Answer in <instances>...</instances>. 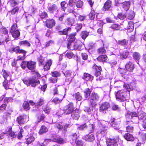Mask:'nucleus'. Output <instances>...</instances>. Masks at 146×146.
Listing matches in <instances>:
<instances>
[{"label": "nucleus", "instance_id": "f257e3e1", "mask_svg": "<svg viewBox=\"0 0 146 146\" xmlns=\"http://www.w3.org/2000/svg\"><path fill=\"white\" fill-rule=\"evenodd\" d=\"M9 50L10 52L13 51L15 52L16 53L22 54L21 55H20L17 57V60H23L25 58L26 52L23 50H20L19 46L10 48L9 49Z\"/></svg>", "mask_w": 146, "mask_h": 146}, {"label": "nucleus", "instance_id": "393cba45", "mask_svg": "<svg viewBox=\"0 0 146 146\" xmlns=\"http://www.w3.org/2000/svg\"><path fill=\"white\" fill-rule=\"evenodd\" d=\"M52 61L51 60H48L46 64L44 66V68L45 71L48 70L50 69V66L52 64Z\"/></svg>", "mask_w": 146, "mask_h": 146}, {"label": "nucleus", "instance_id": "c756f323", "mask_svg": "<svg viewBox=\"0 0 146 146\" xmlns=\"http://www.w3.org/2000/svg\"><path fill=\"white\" fill-rule=\"evenodd\" d=\"M108 57L106 55L99 56L97 59L98 61L100 62H105L107 59Z\"/></svg>", "mask_w": 146, "mask_h": 146}, {"label": "nucleus", "instance_id": "b1692460", "mask_svg": "<svg viewBox=\"0 0 146 146\" xmlns=\"http://www.w3.org/2000/svg\"><path fill=\"white\" fill-rule=\"evenodd\" d=\"M124 137L128 141H133L134 139V138L133 135L129 133L125 134L124 135Z\"/></svg>", "mask_w": 146, "mask_h": 146}, {"label": "nucleus", "instance_id": "412c9836", "mask_svg": "<svg viewBox=\"0 0 146 146\" xmlns=\"http://www.w3.org/2000/svg\"><path fill=\"white\" fill-rule=\"evenodd\" d=\"M55 22L54 20L53 19H50L47 20L46 21V27L49 28H51L54 26Z\"/></svg>", "mask_w": 146, "mask_h": 146}, {"label": "nucleus", "instance_id": "5701e85b", "mask_svg": "<svg viewBox=\"0 0 146 146\" xmlns=\"http://www.w3.org/2000/svg\"><path fill=\"white\" fill-rule=\"evenodd\" d=\"M82 78L87 81H91L93 80V77L89 74L84 73Z\"/></svg>", "mask_w": 146, "mask_h": 146}, {"label": "nucleus", "instance_id": "cd10ccee", "mask_svg": "<svg viewBox=\"0 0 146 146\" xmlns=\"http://www.w3.org/2000/svg\"><path fill=\"white\" fill-rule=\"evenodd\" d=\"M129 54V52L127 51H124L122 53L120 54V58L121 59H124L127 58Z\"/></svg>", "mask_w": 146, "mask_h": 146}, {"label": "nucleus", "instance_id": "423d86ee", "mask_svg": "<svg viewBox=\"0 0 146 146\" xmlns=\"http://www.w3.org/2000/svg\"><path fill=\"white\" fill-rule=\"evenodd\" d=\"M90 99L89 100L91 104H94L99 100L100 96L97 93L92 92L90 95Z\"/></svg>", "mask_w": 146, "mask_h": 146}, {"label": "nucleus", "instance_id": "39448f33", "mask_svg": "<svg viewBox=\"0 0 146 146\" xmlns=\"http://www.w3.org/2000/svg\"><path fill=\"white\" fill-rule=\"evenodd\" d=\"M10 32L14 38H18L20 35V32L17 29V25L16 23L13 24L12 25Z\"/></svg>", "mask_w": 146, "mask_h": 146}, {"label": "nucleus", "instance_id": "ea45409f", "mask_svg": "<svg viewBox=\"0 0 146 146\" xmlns=\"http://www.w3.org/2000/svg\"><path fill=\"white\" fill-rule=\"evenodd\" d=\"M76 35V33H74V34H71L69 36L68 38L69 42H73L75 40V36Z\"/></svg>", "mask_w": 146, "mask_h": 146}, {"label": "nucleus", "instance_id": "72a5a7b5", "mask_svg": "<svg viewBox=\"0 0 146 146\" xmlns=\"http://www.w3.org/2000/svg\"><path fill=\"white\" fill-rule=\"evenodd\" d=\"M110 28L114 30H120V26L116 24H113L110 27Z\"/></svg>", "mask_w": 146, "mask_h": 146}, {"label": "nucleus", "instance_id": "7c9ffc66", "mask_svg": "<svg viewBox=\"0 0 146 146\" xmlns=\"http://www.w3.org/2000/svg\"><path fill=\"white\" fill-rule=\"evenodd\" d=\"M84 96L86 98H87L90 96L91 91L90 89L87 88L85 89L84 91Z\"/></svg>", "mask_w": 146, "mask_h": 146}, {"label": "nucleus", "instance_id": "4468645a", "mask_svg": "<svg viewBox=\"0 0 146 146\" xmlns=\"http://www.w3.org/2000/svg\"><path fill=\"white\" fill-rule=\"evenodd\" d=\"M62 72L68 80H72L73 76V73L71 71H62Z\"/></svg>", "mask_w": 146, "mask_h": 146}, {"label": "nucleus", "instance_id": "c03bdc74", "mask_svg": "<svg viewBox=\"0 0 146 146\" xmlns=\"http://www.w3.org/2000/svg\"><path fill=\"white\" fill-rule=\"evenodd\" d=\"M98 52L99 54H102L105 53L106 50L104 47L100 48L98 49Z\"/></svg>", "mask_w": 146, "mask_h": 146}, {"label": "nucleus", "instance_id": "aec40b11", "mask_svg": "<svg viewBox=\"0 0 146 146\" xmlns=\"http://www.w3.org/2000/svg\"><path fill=\"white\" fill-rule=\"evenodd\" d=\"M84 139L86 141L90 142L93 141L95 139L94 135L92 134H89L86 135Z\"/></svg>", "mask_w": 146, "mask_h": 146}, {"label": "nucleus", "instance_id": "680f3d73", "mask_svg": "<svg viewBox=\"0 0 146 146\" xmlns=\"http://www.w3.org/2000/svg\"><path fill=\"white\" fill-rule=\"evenodd\" d=\"M111 108L112 110L114 111L119 110L120 108L118 105L113 104L111 106Z\"/></svg>", "mask_w": 146, "mask_h": 146}, {"label": "nucleus", "instance_id": "0eeeda50", "mask_svg": "<svg viewBox=\"0 0 146 146\" xmlns=\"http://www.w3.org/2000/svg\"><path fill=\"white\" fill-rule=\"evenodd\" d=\"M65 114L67 115L72 112L74 110L73 104L70 103L65 106L64 108Z\"/></svg>", "mask_w": 146, "mask_h": 146}, {"label": "nucleus", "instance_id": "4c0bfd02", "mask_svg": "<svg viewBox=\"0 0 146 146\" xmlns=\"http://www.w3.org/2000/svg\"><path fill=\"white\" fill-rule=\"evenodd\" d=\"M117 43L118 44L120 45L124 46L127 45L128 43V41L124 39L122 40L118 41Z\"/></svg>", "mask_w": 146, "mask_h": 146}, {"label": "nucleus", "instance_id": "6e6552de", "mask_svg": "<svg viewBox=\"0 0 146 146\" xmlns=\"http://www.w3.org/2000/svg\"><path fill=\"white\" fill-rule=\"evenodd\" d=\"M68 49H69L71 50H73L74 49H77L80 50L81 47L80 45H78L77 44H75L72 42H68L67 46Z\"/></svg>", "mask_w": 146, "mask_h": 146}, {"label": "nucleus", "instance_id": "6e6d98bb", "mask_svg": "<svg viewBox=\"0 0 146 146\" xmlns=\"http://www.w3.org/2000/svg\"><path fill=\"white\" fill-rule=\"evenodd\" d=\"M78 137L77 134L76 132L73 133L70 136V137L73 140H76L77 139Z\"/></svg>", "mask_w": 146, "mask_h": 146}, {"label": "nucleus", "instance_id": "3c124183", "mask_svg": "<svg viewBox=\"0 0 146 146\" xmlns=\"http://www.w3.org/2000/svg\"><path fill=\"white\" fill-rule=\"evenodd\" d=\"M95 13L94 11H92L89 15V18L91 20H93L95 17Z\"/></svg>", "mask_w": 146, "mask_h": 146}, {"label": "nucleus", "instance_id": "f3484780", "mask_svg": "<svg viewBox=\"0 0 146 146\" xmlns=\"http://www.w3.org/2000/svg\"><path fill=\"white\" fill-rule=\"evenodd\" d=\"M27 67L28 68L31 70H34L36 68V62L31 61H29L27 63Z\"/></svg>", "mask_w": 146, "mask_h": 146}, {"label": "nucleus", "instance_id": "2f4dec72", "mask_svg": "<svg viewBox=\"0 0 146 146\" xmlns=\"http://www.w3.org/2000/svg\"><path fill=\"white\" fill-rule=\"evenodd\" d=\"M48 130L47 128L45 126H42L40 129L39 133L40 134H42L46 132Z\"/></svg>", "mask_w": 146, "mask_h": 146}, {"label": "nucleus", "instance_id": "5fc2aeb1", "mask_svg": "<svg viewBox=\"0 0 146 146\" xmlns=\"http://www.w3.org/2000/svg\"><path fill=\"white\" fill-rule=\"evenodd\" d=\"M121 20H123L126 17V15L122 13H119L117 16Z\"/></svg>", "mask_w": 146, "mask_h": 146}, {"label": "nucleus", "instance_id": "37998d69", "mask_svg": "<svg viewBox=\"0 0 146 146\" xmlns=\"http://www.w3.org/2000/svg\"><path fill=\"white\" fill-rule=\"evenodd\" d=\"M54 43V41L52 40H50L49 41L46 42L45 43V45H44V47H48L49 46H52Z\"/></svg>", "mask_w": 146, "mask_h": 146}, {"label": "nucleus", "instance_id": "2eb2a0df", "mask_svg": "<svg viewBox=\"0 0 146 146\" xmlns=\"http://www.w3.org/2000/svg\"><path fill=\"white\" fill-rule=\"evenodd\" d=\"M138 119L143 120H145L146 119V113L139 109H138Z\"/></svg>", "mask_w": 146, "mask_h": 146}, {"label": "nucleus", "instance_id": "79ce46f5", "mask_svg": "<svg viewBox=\"0 0 146 146\" xmlns=\"http://www.w3.org/2000/svg\"><path fill=\"white\" fill-rule=\"evenodd\" d=\"M74 96L76 100L79 101L80 100L82 99V96L79 92L74 94Z\"/></svg>", "mask_w": 146, "mask_h": 146}, {"label": "nucleus", "instance_id": "7ed1b4c3", "mask_svg": "<svg viewBox=\"0 0 146 146\" xmlns=\"http://www.w3.org/2000/svg\"><path fill=\"white\" fill-rule=\"evenodd\" d=\"M23 81L27 86L31 85L32 86L35 87L36 85L39 84V80L36 78H30L29 80L24 79L23 80Z\"/></svg>", "mask_w": 146, "mask_h": 146}, {"label": "nucleus", "instance_id": "338daca9", "mask_svg": "<svg viewBox=\"0 0 146 146\" xmlns=\"http://www.w3.org/2000/svg\"><path fill=\"white\" fill-rule=\"evenodd\" d=\"M7 107V105L5 104H4L0 106V112L6 110Z\"/></svg>", "mask_w": 146, "mask_h": 146}, {"label": "nucleus", "instance_id": "052dcab7", "mask_svg": "<svg viewBox=\"0 0 146 146\" xmlns=\"http://www.w3.org/2000/svg\"><path fill=\"white\" fill-rule=\"evenodd\" d=\"M55 126L60 130H62L63 126L62 123H57L55 124Z\"/></svg>", "mask_w": 146, "mask_h": 146}, {"label": "nucleus", "instance_id": "6ab92c4d", "mask_svg": "<svg viewBox=\"0 0 146 146\" xmlns=\"http://www.w3.org/2000/svg\"><path fill=\"white\" fill-rule=\"evenodd\" d=\"M111 5V1L109 0H107L104 3L102 9L104 11L108 10Z\"/></svg>", "mask_w": 146, "mask_h": 146}, {"label": "nucleus", "instance_id": "a211bd4d", "mask_svg": "<svg viewBox=\"0 0 146 146\" xmlns=\"http://www.w3.org/2000/svg\"><path fill=\"white\" fill-rule=\"evenodd\" d=\"M29 103L32 106H33L35 104V103L33 102L32 101H29V103L26 101L23 104V107L24 109L25 110H29L30 108V107L29 106Z\"/></svg>", "mask_w": 146, "mask_h": 146}, {"label": "nucleus", "instance_id": "49530a36", "mask_svg": "<svg viewBox=\"0 0 146 146\" xmlns=\"http://www.w3.org/2000/svg\"><path fill=\"white\" fill-rule=\"evenodd\" d=\"M7 134H9L10 136L13 138H15L16 137V135L14 132L12 131L11 129L9 130L7 132Z\"/></svg>", "mask_w": 146, "mask_h": 146}, {"label": "nucleus", "instance_id": "ddd939ff", "mask_svg": "<svg viewBox=\"0 0 146 146\" xmlns=\"http://www.w3.org/2000/svg\"><path fill=\"white\" fill-rule=\"evenodd\" d=\"M47 8L50 13H54L58 11V7L55 4L49 5Z\"/></svg>", "mask_w": 146, "mask_h": 146}, {"label": "nucleus", "instance_id": "9b49d317", "mask_svg": "<svg viewBox=\"0 0 146 146\" xmlns=\"http://www.w3.org/2000/svg\"><path fill=\"white\" fill-rule=\"evenodd\" d=\"M28 120V117L26 116H21L18 117L17 119V121L18 123L21 125L27 122Z\"/></svg>", "mask_w": 146, "mask_h": 146}, {"label": "nucleus", "instance_id": "8fccbe9b", "mask_svg": "<svg viewBox=\"0 0 146 146\" xmlns=\"http://www.w3.org/2000/svg\"><path fill=\"white\" fill-rule=\"evenodd\" d=\"M93 106L92 107H90V108L88 107H86L84 110V111L87 112L88 114H90L91 113L92 111H93Z\"/></svg>", "mask_w": 146, "mask_h": 146}, {"label": "nucleus", "instance_id": "4d7b16f0", "mask_svg": "<svg viewBox=\"0 0 146 146\" xmlns=\"http://www.w3.org/2000/svg\"><path fill=\"white\" fill-rule=\"evenodd\" d=\"M57 80V78L55 77H53L52 76V77H50L49 79V81L50 82L52 83H56Z\"/></svg>", "mask_w": 146, "mask_h": 146}, {"label": "nucleus", "instance_id": "a19ab883", "mask_svg": "<svg viewBox=\"0 0 146 146\" xmlns=\"http://www.w3.org/2000/svg\"><path fill=\"white\" fill-rule=\"evenodd\" d=\"M71 116L73 119L76 120L78 119L80 117L78 113L76 112H74L73 113H72Z\"/></svg>", "mask_w": 146, "mask_h": 146}, {"label": "nucleus", "instance_id": "09e8293b", "mask_svg": "<svg viewBox=\"0 0 146 146\" xmlns=\"http://www.w3.org/2000/svg\"><path fill=\"white\" fill-rule=\"evenodd\" d=\"M35 139V138L33 136H30L28 138L27 140V143L28 144L31 143L32 141H34Z\"/></svg>", "mask_w": 146, "mask_h": 146}, {"label": "nucleus", "instance_id": "473e14b6", "mask_svg": "<svg viewBox=\"0 0 146 146\" xmlns=\"http://www.w3.org/2000/svg\"><path fill=\"white\" fill-rule=\"evenodd\" d=\"M89 35L87 31H84L81 32V36L83 39H85Z\"/></svg>", "mask_w": 146, "mask_h": 146}, {"label": "nucleus", "instance_id": "f03ea898", "mask_svg": "<svg viewBox=\"0 0 146 146\" xmlns=\"http://www.w3.org/2000/svg\"><path fill=\"white\" fill-rule=\"evenodd\" d=\"M115 96L117 100L121 102L125 101L128 98L127 92L122 90L118 91L115 94Z\"/></svg>", "mask_w": 146, "mask_h": 146}, {"label": "nucleus", "instance_id": "de8ad7c7", "mask_svg": "<svg viewBox=\"0 0 146 146\" xmlns=\"http://www.w3.org/2000/svg\"><path fill=\"white\" fill-rule=\"evenodd\" d=\"M0 32L1 33L4 34H6L8 33V31L6 28L4 27H2L0 29Z\"/></svg>", "mask_w": 146, "mask_h": 146}, {"label": "nucleus", "instance_id": "0e129e2a", "mask_svg": "<svg viewBox=\"0 0 146 146\" xmlns=\"http://www.w3.org/2000/svg\"><path fill=\"white\" fill-rule=\"evenodd\" d=\"M62 100L59 99V98H54L52 100V101L55 104H59L61 102Z\"/></svg>", "mask_w": 146, "mask_h": 146}, {"label": "nucleus", "instance_id": "69168bd1", "mask_svg": "<svg viewBox=\"0 0 146 146\" xmlns=\"http://www.w3.org/2000/svg\"><path fill=\"white\" fill-rule=\"evenodd\" d=\"M51 73L52 76L54 77H56L57 78V77L59 76H60V73L58 72H52Z\"/></svg>", "mask_w": 146, "mask_h": 146}, {"label": "nucleus", "instance_id": "f8f14e48", "mask_svg": "<svg viewBox=\"0 0 146 146\" xmlns=\"http://www.w3.org/2000/svg\"><path fill=\"white\" fill-rule=\"evenodd\" d=\"M51 140L56 142H57L59 144L62 143H63L64 141L63 139L61 138L58 137L56 136H53L51 138V139H46L44 140L45 141H50Z\"/></svg>", "mask_w": 146, "mask_h": 146}, {"label": "nucleus", "instance_id": "c9c22d12", "mask_svg": "<svg viewBox=\"0 0 146 146\" xmlns=\"http://www.w3.org/2000/svg\"><path fill=\"white\" fill-rule=\"evenodd\" d=\"M134 12L133 11H131L127 14L126 17L127 19L131 20L134 18Z\"/></svg>", "mask_w": 146, "mask_h": 146}, {"label": "nucleus", "instance_id": "c85d7f7f", "mask_svg": "<svg viewBox=\"0 0 146 146\" xmlns=\"http://www.w3.org/2000/svg\"><path fill=\"white\" fill-rule=\"evenodd\" d=\"M134 29V25L133 22L130 21L128 23L127 29L129 30V31H132Z\"/></svg>", "mask_w": 146, "mask_h": 146}, {"label": "nucleus", "instance_id": "a878e982", "mask_svg": "<svg viewBox=\"0 0 146 146\" xmlns=\"http://www.w3.org/2000/svg\"><path fill=\"white\" fill-rule=\"evenodd\" d=\"M130 5V3L129 1H125L123 3L122 7L125 11H127L129 9Z\"/></svg>", "mask_w": 146, "mask_h": 146}, {"label": "nucleus", "instance_id": "20e7f679", "mask_svg": "<svg viewBox=\"0 0 146 146\" xmlns=\"http://www.w3.org/2000/svg\"><path fill=\"white\" fill-rule=\"evenodd\" d=\"M125 68L126 70L124 69H121V70L123 71L121 72V74H123L125 75H127L128 71H132L134 69V65L131 62H129L126 64L125 66Z\"/></svg>", "mask_w": 146, "mask_h": 146}, {"label": "nucleus", "instance_id": "58836bf2", "mask_svg": "<svg viewBox=\"0 0 146 146\" xmlns=\"http://www.w3.org/2000/svg\"><path fill=\"white\" fill-rule=\"evenodd\" d=\"M19 43L21 45H23L27 46H30L31 45L29 42L27 40L21 41L19 42Z\"/></svg>", "mask_w": 146, "mask_h": 146}, {"label": "nucleus", "instance_id": "a18cd8bd", "mask_svg": "<svg viewBox=\"0 0 146 146\" xmlns=\"http://www.w3.org/2000/svg\"><path fill=\"white\" fill-rule=\"evenodd\" d=\"M126 131L127 132H131L133 131V126L131 125H129L126 127Z\"/></svg>", "mask_w": 146, "mask_h": 146}, {"label": "nucleus", "instance_id": "864d4df0", "mask_svg": "<svg viewBox=\"0 0 146 146\" xmlns=\"http://www.w3.org/2000/svg\"><path fill=\"white\" fill-rule=\"evenodd\" d=\"M44 102V101L43 100L42 98H40L38 100L36 104V106H37V107L38 106H40L43 104Z\"/></svg>", "mask_w": 146, "mask_h": 146}, {"label": "nucleus", "instance_id": "774afa93", "mask_svg": "<svg viewBox=\"0 0 146 146\" xmlns=\"http://www.w3.org/2000/svg\"><path fill=\"white\" fill-rule=\"evenodd\" d=\"M62 10L64 11L66 7V4L65 1L62 2L61 3Z\"/></svg>", "mask_w": 146, "mask_h": 146}, {"label": "nucleus", "instance_id": "bb28decb", "mask_svg": "<svg viewBox=\"0 0 146 146\" xmlns=\"http://www.w3.org/2000/svg\"><path fill=\"white\" fill-rule=\"evenodd\" d=\"M10 81L8 79L5 80L3 82V86L6 90L9 89V83Z\"/></svg>", "mask_w": 146, "mask_h": 146}, {"label": "nucleus", "instance_id": "4be33fe9", "mask_svg": "<svg viewBox=\"0 0 146 146\" xmlns=\"http://www.w3.org/2000/svg\"><path fill=\"white\" fill-rule=\"evenodd\" d=\"M93 68L96 70L95 73L96 76L97 77L99 76L100 75V71L102 70L101 67L100 66H97L96 64H94L93 66Z\"/></svg>", "mask_w": 146, "mask_h": 146}, {"label": "nucleus", "instance_id": "bf43d9fd", "mask_svg": "<svg viewBox=\"0 0 146 146\" xmlns=\"http://www.w3.org/2000/svg\"><path fill=\"white\" fill-rule=\"evenodd\" d=\"M19 10V8L18 7H16L13 8L11 11V13L12 15H14L17 13Z\"/></svg>", "mask_w": 146, "mask_h": 146}, {"label": "nucleus", "instance_id": "dca6fc26", "mask_svg": "<svg viewBox=\"0 0 146 146\" xmlns=\"http://www.w3.org/2000/svg\"><path fill=\"white\" fill-rule=\"evenodd\" d=\"M125 116L126 118L131 119L133 117H138V113L134 111H128L125 114Z\"/></svg>", "mask_w": 146, "mask_h": 146}, {"label": "nucleus", "instance_id": "9d476101", "mask_svg": "<svg viewBox=\"0 0 146 146\" xmlns=\"http://www.w3.org/2000/svg\"><path fill=\"white\" fill-rule=\"evenodd\" d=\"M106 143L108 146H118V145L115 139L107 138Z\"/></svg>", "mask_w": 146, "mask_h": 146}, {"label": "nucleus", "instance_id": "1a4fd4ad", "mask_svg": "<svg viewBox=\"0 0 146 146\" xmlns=\"http://www.w3.org/2000/svg\"><path fill=\"white\" fill-rule=\"evenodd\" d=\"M110 107V104L107 102H105L102 103L100 105V111L104 113Z\"/></svg>", "mask_w": 146, "mask_h": 146}, {"label": "nucleus", "instance_id": "e433bc0d", "mask_svg": "<svg viewBox=\"0 0 146 146\" xmlns=\"http://www.w3.org/2000/svg\"><path fill=\"white\" fill-rule=\"evenodd\" d=\"M133 56V58L136 60H138L140 59V55L138 52H134Z\"/></svg>", "mask_w": 146, "mask_h": 146}, {"label": "nucleus", "instance_id": "e2e57ef3", "mask_svg": "<svg viewBox=\"0 0 146 146\" xmlns=\"http://www.w3.org/2000/svg\"><path fill=\"white\" fill-rule=\"evenodd\" d=\"M13 101V99L11 97H10L9 98L6 97L5 98L4 100V103H8L9 102H12Z\"/></svg>", "mask_w": 146, "mask_h": 146}, {"label": "nucleus", "instance_id": "f704fd0d", "mask_svg": "<svg viewBox=\"0 0 146 146\" xmlns=\"http://www.w3.org/2000/svg\"><path fill=\"white\" fill-rule=\"evenodd\" d=\"M71 29L70 27H69L67 29H64L63 31H60L59 32V33L60 35H66L68 34V31L71 30Z\"/></svg>", "mask_w": 146, "mask_h": 146}, {"label": "nucleus", "instance_id": "603ef678", "mask_svg": "<svg viewBox=\"0 0 146 146\" xmlns=\"http://www.w3.org/2000/svg\"><path fill=\"white\" fill-rule=\"evenodd\" d=\"M87 125L86 123H84L80 125L78 127V129L80 130H83L87 128Z\"/></svg>", "mask_w": 146, "mask_h": 146}, {"label": "nucleus", "instance_id": "13d9d810", "mask_svg": "<svg viewBox=\"0 0 146 146\" xmlns=\"http://www.w3.org/2000/svg\"><path fill=\"white\" fill-rule=\"evenodd\" d=\"M74 55V54L72 52H67L65 55L66 57L69 59L71 58Z\"/></svg>", "mask_w": 146, "mask_h": 146}]
</instances>
